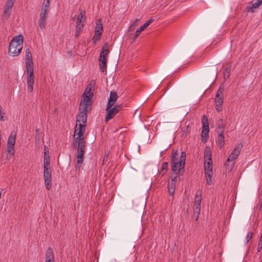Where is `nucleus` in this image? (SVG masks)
Returning <instances> with one entry per match:
<instances>
[{
	"instance_id": "e433bc0d",
	"label": "nucleus",
	"mask_w": 262,
	"mask_h": 262,
	"mask_svg": "<svg viewBox=\"0 0 262 262\" xmlns=\"http://www.w3.org/2000/svg\"><path fill=\"white\" fill-rule=\"evenodd\" d=\"M145 29H146V28H145V27L143 25H142V26H141V27L139 28V30L142 32L143 31H144Z\"/></svg>"
},
{
	"instance_id": "9b49d317",
	"label": "nucleus",
	"mask_w": 262,
	"mask_h": 262,
	"mask_svg": "<svg viewBox=\"0 0 262 262\" xmlns=\"http://www.w3.org/2000/svg\"><path fill=\"white\" fill-rule=\"evenodd\" d=\"M85 12L84 11L81 10L78 16L76 27V32L75 34L76 37H79L83 29V24L82 23V21H83L85 18Z\"/></svg>"
},
{
	"instance_id": "423d86ee",
	"label": "nucleus",
	"mask_w": 262,
	"mask_h": 262,
	"mask_svg": "<svg viewBox=\"0 0 262 262\" xmlns=\"http://www.w3.org/2000/svg\"><path fill=\"white\" fill-rule=\"evenodd\" d=\"M202 201V191H198L194 201L193 204V216L195 221H198L201 211V205Z\"/></svg>"
},
{
	"instance_id": "a19ab883",
	"label": "nucleus",
	"mask_w": 262,
	"mask_h": 262,
	"mask_svg": "<svg viewBox=\"0 0 262 262\" xmlns=\"http://www.w3.org/2000/svg\"><path fill=\"white\" fill-rule=\"evenodd\" d=\"M1 137H2L1 131L0 130V141L1 140Z\"/></svg>"
},
{
	"instance_id": "72a5a7b5",
	"label": "nucleus",
	"mask_w": 262,
	"mask_h": 262,
	"mask_svg": "<svg viewBox=\"0 0 262 262\" xmlns=\"http://www.w3.org/2000/svg\"><path fill=\"white\" fill-rule=\"evenodd\" d=\"M141 33V32L139 29L136 30L135 35H134V38H133L134 41H135L139 37V36L140 35Z\"/></svg>"
},
{
	"instance_id": "dca6fc26",
	"label": "nucleus",
	"mask_w": 262,
	"mask_h": 262,
	"mask_svg": "<svg viewBox=\"0 0 262 262\" xmlns=\"http://www.w3.org/2000/svg\"><path fill=\"white\" fill-rule=\"evenodd\" d=\"M85 148V145L77 146V165L76 167L80 169L83 161V156Z\"/></svg>"
},
{
	"instance_id": "1a4fd4ad",
	"label": "nucleus",
	"mask_w": 262,
	"mask_h": 262,
	"mask_svg": "<svg viewBox=\"0 0 262 262\" xmlns=\"http://www.w3.org/2000/svg\"><path fill=\"white\" fill-rule=\"evenodd\" d=\"M50 165L43 166V176L46 188L50 190L52 187V174Z\"/></svg>"
},
{
	"instance_id": "f8f14e48",
	"label": "nucleus",
	"mask_w": 262,
	"mask_h": 262,
	"mask_svg": "<svg viewBox=\"0 0 262 262\" xmlns=\"http://www.w3.org/2000/svg\"><path fill=\"white\" fill-rule=\"evenodd\" d=\"M203 130L201 134V140L203 143H206L209 136V127L208 123V119L206 116H203L202 120Z\"/></svg>"
},
{
	"instance_id": "ddd939ff",
	"label": "nucleus",
	"mask_w": 262,
	"mask_h": 262,
	"mask_svg": "<svg viewBox=\"0 0 262 262\" xmlns=\"http://www.w3.org/2000/svg\"><path fill=\"white\" fill-rule=\"evenodd\" d=\"M242 147L243 144L240 143L234 149L227 160V161L225 164L226 167H227L229 165V163L230 162H233L234 160L237 158L241 151Z\"/></svg>"
},
{
	"instance_id": "5701e85b",
	"label": "nucleus",
	"mask_w": 262,
	"mask_h": 262,
	"mask_svg": "<svg viewBox=\"0 0 262 262\" xmlns=\"http://www.w3.org/2000/svg\"><path fill=\"white\" fill-rule=\"evenodd\" d=\"M46 262H54V256L51 248L49 247L46 253Z\"/></svg>"
},
{
	"instance_id": "0eeeda50",
	"label": "nucleus",
	"mask_w": 262,
	"mask_h": 262,
	"mask_svg": "<svg viewBox=\"0 0 262 262\" xmlns=\"http://www.w3.org/2000/svg\"><path fill=\"white\" fill-rule=\"evenodd\" d=\"M224 88L220 86L215 94L214 102L215 103V108L217 112H220L222 111V106L224 101Z\"/></svg>"
},
{
	"instance_id": "58836bf2",
	"label": "nucleus",
	"mask_w": 262,
	"mask_h": 262,
	"mask_svg": "<svg viewBox=\"0 0 262 262\" xmlns=\"http://www.w3.org/2000/svg\"><path fill=\"white\" fill-rule=\"evenodd\" d=\"M234 163L233 162L231 165L230 166V169H231L232 168L233 166L234 165Z\"/></svg>"
},
{
	"instance_id": "a878e982",
	"label": "nucleus",
	"mask_w": 262,
	"mask_h": 262,
	"mask_svg": "<svg viewBox=\"0 0 262 262\" xmlns=\"http://www.w3.org/2000/svg\"><path fill=\"white\" fill-rule=\"evenodd\" d=\"M212 161H204V171L206 172H213Z\"/></svg>"
},
{
	"instance_id": "c9c22d12",
	"label": "nucleus",
	"mask_w": 262,
	"mask_h": 262,
	"mask_svg": "<svg viewBox=\"0 0 262 262\" xmlns=\"http://www.w3.org/2000/svg\"><path fill=\"white\" fill-rule=\"evenodd\" d=\"M2 106L0 105V120L1 121H5L6 119L4 117V113H3L2 114V112H1V110H2Z\"/></svg>"
},
{
	"instance_id": "a211bd4d",
	"label": "nucleus",
	"mask_w": 262,
	"mask_h": 262,
	"mask_svg": "<svg viewBox=\"0 0 262 262\" xmlns=\"http://www.w3.org/2000/svg\"><path fill=\"white\" fill-rule=\"evenodd\" d=\"M118 99L117 93L114 91H111L110 94V98L108 99L107 104L106 107V110L111 108L116 102Z\"/></svg>"
},
{
	"instance_id": "412c9836",
	"label": "nucleus",
	"mask_w": 262,
	"mask_h": 262,
	"mask_svg": "<svg viewBox=\"0 0 262 262\" xmlns=\"http://www.w3.org/2000/svg\"><path fill=\"white\" fill-rule=\"evenodd\" d=\"M25 64L26 66L33 65L32 53L29 49L25 51Z\"/></svg>"
},
{
	"instance_id": "ea45409f",
	"label": "nucleus",
	"mask_w": 262,
	"mask_h": 262,
	"mask_svg": "<svg viewBox=\"0 0 262 262\" xmlns=\"http://www.w3.org/2000/svg\"><path fill=\"white\" fill-rule=\"evenodd\" d=\"M226 71L228 73L227 77H228L229 76V70H228L227 69H226Z\"/></svg>"
},
{
	"instance_id": "2eb2a0df",
	"label": "nucleus",
	"mask_w": 262,
	"mask_h": 262,
	"mask_svg": "<svg viewBox=\"0 0 262 262\" xmlns=\"http://www.w3.org/2000/svg\"><path fill=\"white\" fill-rule=\"evenodd\" d=\"M122 105L121 104H117L115 105L113 107H111L106 111L107 112L105 120L106 122H108L110 120L113 118L119 112V111L121 110Z\"/></svg>"
},
{
	"instance_id": "f257e3e1",
	"label": "nucleus",
	"mask_w": 262,
	"mask_h": 262,
	"mask_svg": "<svg viewBox=\"0 0 262 262\" xmlns=\"http://www.w3.org/2000/svg\"><path fill=\"white\" fill-rule=\"evenodd\" d=\"M95 85V80H91L82 95L79 106V113L76 116L77 124H83L86 125L88 114L91 112L92 108Z\"/></svg>"
},
{
	"instance_id": "aec40b11",
	"label": "nucleus",
	"mask_w": 262,
	"mask_h": 262,
	"mask_svg": "<svg viewBox=\"0 0 262 262\" xmlns=\"http://www.w3.org/2000/svg\"><path fill=\"white\" fill-rule=\"evenodd\" d=\"M204 161H212V152L209 146H206L204 151Z\"/></svg>"
},
{
	"instance_id": "2f4dec72",
	"label": "nucleus",
	"mask_w": 262,
	"mask_h": 262,
	"mask_svg": "<svg viewBox=\"0 0 262 262\" xmlns=\"http://www.w3.org/2000/svg\"><path fill=\"white\" fill-rule=\"evenodd\" d=\"M261 249H262V232H261V235H260V238H259V242H258V243L257 245V252H260Z\"/></svg>"
},
{
	"instance_id": "6ab92c4d",
	"label": "nucleus",
	"mask_w": 262,
	"mask_h": 262,
	"mask_svg": "<svg viewBox=\"0 0 262 262\" xmlns=\"http://www.w3.org/2000/svg\"><path fill=\"white\" fill-rule=\"evenodd\" d=\"M109 53V45L108 43L106 42L104 44L102 51L100 54L99 60L107 61L108 54Z\"/></svg>"
},
{
	"instance_id": "6e6552de",
	"label": "nucleus",
	"mask_w": 262,
	"mask_h": 262,
	"mask_svg": "<svg viewBox=\"0 0 262 262\" xmlns=\"http://www.w3.org/2000/svg\"><path fill=\"white\" fill-rule=\"evenodd\" d=\"M49 12L39 10L37 31H42L46 27Z\"/></svg>"
},
{
	"instance_id": "473e14b6",
	"label": "nucleus",
	"mask_w": 262,
	"mask_h": 262,
	"mask_svg": "<svg viewBox=\"0 0 262 262\" xmlns=\"http://www.w3.org/2000/svg\"><path fill=\"white\" fill-rule=\"evenodd\" d=\"M253 236V233L251 232H249L247 233L246 235V243L247 244L249 241L252 238Z\"/></svg>"
},
{
	"instance_id": "cd10ccee",
	"label": "nucleus",
	"mask_w": 262,
	"mask_h": 262,
	"mask_svg": "<svg viewBox=\"0 0 262 262\" xmlns=\"http://www.w3.org/2000/svg\"><path fill=\"white\" fill-rule=\"evenodd\" d=\"M168 166V162H164L162 164L160 171H159L160 174H161L162 176H164L167 172Z\"/></svg>"
},
{
	"instance_id": "c85d7f7f",
	"label": "nucleus",
	"mask_w": 262,
	"mask_h": 262,
	"mask_svg": "<svg viewBox=\"0 0 262 262\" xmlns=\"http://www.w3.org/2000/svg\"><path fill=\"white\" fill-rule=\"evenodd\" d=\"M14 146L7 145V152L8 153L7 158L9 156V158H11L14 155Z\"/></svg>"
},
{
	"instance_id": "f3484780",
	"label": "nucleus",
	"mask_w": 262,
	"mask_h": 262,
	"mask_svg": "<svg viewBox=\"0 0 262 262\" xmlns=\"http://www.w3.org/2000/svg\"><path fill=\"white\" fill-rule=\"evenodd\" d=\"M261 5H262V0H253L249 3L246 10L248 12L253 13L255 11V9L258 8Z\"/></svg>"
},
{
	"instance_id": "b1692460",
	"label": "nucleus",
	"mask_w": 262,
	"mask_h": 262,
	"mask_svg": "<svg viewBox=\"0 0 262 262\" xmlns=\"http://www.w3.org/2000/svg\"><path fill=\"white\" fill-rule=\"evenodd\" d=\"M50 165V160L49 156V151L48 147H44V158H43V166Z\"/></svg>"
},
{
	"instance_id": "bb28decb",
	"label": "nucleus",
	"mask_w": 262,
	"mask_h": 262,
	"mask_svg": "<svg viewBox=\"0 0 262 262\" xmlns=\"http://www.w3.org/2000/svg\"><path fill=\"white\" fill-rule=\"evenodd\" d=\"M51 1V0H43V3L39 10L49 12L50 10V3Z\"/></svg>"
},
{
	"instance_id": "7c9ffc66",
	"label": "nucleus",
	"mask_w": 262,
	"mask_h": 262,
	"mask_svg": "<svg viewBox=\"0 0 262 262\" xmlns=\"http://www.w3.org/2000/svg\"><path fill=\"white\" fill-rule=\"evenodd\" d=\"M106 62L105 60H99L100 70L102 72H106Z\"/></svg>"
},
{
	"instance_id": "7ed1b4c3",
	"label": "nucleus",
	"mask_w": 262,
	"mask_h": 262,
	"mask_svg": "<svg viewBox=\"0 0 262 262\" xmlns=\"http://www.w3.org/2000/svg\"><path fill=\"white\" fill-rule=\"evenodd\" d=\"M23 36L18 35L14 37L10 42L8 54L10 56L14 57L18 56L22 50Z\"/></svg>"
},
{
	"instance_id": "f704fd0d",
	"label": "nucleus",
	"mask_w": 262,
	"mask_h": 262,
	"mask_svg": "<svg viewBox=\"0 0 262 262\" xmlns=\"http://www.w3.org/2000/svg\"><path fill=\"white\" fill-rule=\"evenodd\" d=\"M154 21L152 18H150L148 21H147L143 26L146 28L148 26H149Z\"/></svg>"
},
{
	"instance_id": "4be33fe9",
	"label": "nucleus",
	"mask_w": 262,
	"mask_h": 262,
	"mask_svg": "<svg viewBox=\"0 0 262 262\" xmlns=\"http://www.w3.org/2000/svg\"><path fill=\"white\" fill-rule=\"evenodd\" d=\"M216 144L217 145L218 147L221 149L222 148L225 144V137L224 136V130L221 132V133L219 134L217 140H216Z\"/></svg>"
},
{
	"instance_id": "9d476101",
	"label": "nucleus",
	"mask_w": 262,
	"mask_h": 262,
	"mask_svg": "<svg viewBox=\"0 0 262 262\" xmlns=\"http://www.w3.org/2000/svg\"><path fill=\"white\" fill-rule=\"evenodd\" d=\"M103 31V25L102 23V19L99 18L96 24L95 28V34L93 37L92 40L94 43H96L97 41L99 40L101 38V36L102 34Z\"/></svg>"
},
{
	"instance_id": "4468645a",
	"label": "nucleus",
	"mask_w": 262,
	"mask_h": 262,
	"mask_svg": "<svg viewBox=\"0 0 262 262\" xmlns=\"http://www.w3.org/2000/svg\"><path fill=\"white\" fill-rule=\"evenodd\" d=\"M13 6V4L6 2L4 6L3 13L2 15V20L3 22L5 23L9 19L11 14Z\"/></svg>"
},
{
	"instance_id": "f03ea898",
	"label": "nucleus",
	"mask_w": 262,
	"mask_h": 262,
	"mask_svg": "<svg viewBox=\"0 0 262 262\" xmlns=\"http://www.w3.org/2000/svg\"><path fill=\"white\" fill-rule=\"evenodd\" d=\"M186 160V154L182 151L180 157L178 150H173L171 152L170 165L171 171L173 172L170 176V181L169 182L167 188L170 195H173L175 192L176 185L178 176H182L184 172Z\"/></svg>"
},
{
	"instance_id": "39448f33",
	"label": "nucleus",
	"mask_w": 262,
	"mask_h": 262,
	"mask_svg": "<svg viewBox=\"0 0 262 262\" xmlns=\"http://www.w3.org/2000/svg\"><path fill=\"white\" fill-rule=\"evenodd\" d=\"M27 91L32 93L34 89V77L33 65L26 66Z\"/></svg>"
},
{
	"instance_id": "4c0bfd02",
	"label": "nucleus",
	"mask_w": 262,
	"mask_h": 262,
	"mask_svg": "<svg viewBox=\"0 0 262 262\" xmlns=\"http://www.w3.org/2000/svg\"><path fill=\"white\" fill-rule=\"evenodd\" d=\"M15 1L16 0H7L6 2L14 4Z\"/></svg>"
},
{
	"instance_id": "c756f323",
	"label": "nucleus",
	"mask_w": 262,
	"mask_h": 262,
	"mask_svg": "<svg viewBox=\"0 0 262 262\" xmlns=\"http://www.w3.org/2000/svg\"><path fill=\"white\" fill-rule=\"evenodd\" d=\"M206 182L208 185H211L212 183V177L213 176V172H206L205 173Z\"/></svg>"
},
{
	"instance_id": "393cba45",
	"label": "nucleus",
	"mask_w": 262,
	"mask_h": 262,
	"mask_svg": "<svg viewBox=\"0 0 262 262\" xmlns=\"http://www.w3.org/2000/svg\"><path fill=\"white\" fill-rule=\"evenodd\" d=\"M16 133L12 132L9 137L7 145L14 146L16 141Z\"/></svg>"
},
{
	"instance_id": "20e7f679",
	"label": "nucleus",
	"mask_w": 262,
	"mask_h": 262,
	"mask_svg": "<svg viewBox=\"0 0 262 262\" xmlns=\"http://www.w3.org/2000/svg\"><path fill=\"white\" fill-rule=\"evenodd\" d=\"M86 125L83 124H77L75 126L74 133V143L77 146L85 145V137L84 134L85 132Z\"/></svg>"
}]
</instances>
